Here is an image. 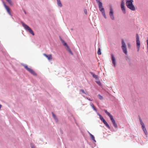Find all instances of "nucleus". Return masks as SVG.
I'll return each instance as SVG.
<instances>
[{
	"label": "nucleus",
	"instance_id": "8",
	"mask_svg": "<svg viewBox=\"0 0 148 148\" xmlns=\"http://www.w3.org/2000/svg\"><path fill=\"white\" fill-rule=\"evenodd\" d=\"M121 6V10L122 11L123 13L124 14H125L126 11L125 8V3L124 1H122Z\"/></svg>",
	"mask_w": 148,
	"mask_h": 148
},
{
	"label": "nucleus",
	"instance_id": "26",
	"mask_svg": "<svg viewBox=\"0 0 148 148\" xmlns=\"http://www.w3.org/2000/svg\"><path fill=\"white\" fill-rule=\"evenodd\" d=\"M110 18L112 20H114V15H110Z\"/></svg>",
	"mask_w": 148,
	"mask_h": 148
},
{
	"label": "nucleus",
	"instance_id": "21",
	"mask_svg": "<svg viewBox=\"0 0 148 148\" xmlns=\"http://www.w3.org/2000/svg\"><path fill=\"white\" fill-rule=\"evenodd\" d=\"M97 53L98 55H100L101 54V49L100 48H98V50L97 52Z\"/></svg>",
	"mask_w": 148,
	"mask_h": 148
},
{
	"label": "nucleus",
	"instance_id": "20",
	"mask_svg": "<svg viewBox=\"0 0 148 148\" xmlns=\"http://www.w3.org/2000/svg\"><path fill=\"white\" fill-rule=\"evenodd\" d=\"M52 115H53L54 118L56 121H58V119H57V118L56 115H55V114H54V113L53 112H52Z\"/></svg>",
	"mask_w": 148,
	"mask_h": 148
},
{
	"label": "nucleus",
	"instance_id": "11",
	"mask_svg": "<svg viewBox=\"0 0 148 148\" xmlns=\"http://www.w3.org/2000/svg\"><path fill=\"white\" fill-rule=\"evenodd\" d=\"M4 6L6 9L8 13L10 15H11V12L9 8L5 4H4Z\"/></svg>",
	"mask_w": 148,
	"mask_h": 148
},
{
	"label": "nucleus",
	"instance_id": "17",
	"mask_svg": "<svg viewBox=\"0 0 148 148\" xmlns=\"http://www.w3.org/2000/svg\"><path fill=\"white\" fill-rule=\"evenodd\" d=\"M61 41L63 43V45L64 46H66L67 48H69V47L67 45V43L65 42L64 40H62Z\"/></svg>",
	"mask_w": 148,
	"mask_h": 148
},
{
	"label": "nucleus",
	"instance_id": "13",
	"mask_svg": "<svg viewBox=\"0 0 148 148\" xmlns=\"http://www.w3.org/2000/svg\"><path fill=\"white\" fill-rule=\"evenodd\" d=\"M142 128L146 135H147V132L146 128L145 127V125H143L142 126Z\"/></svg>",
	"mask_w": 148,
	"mask_h": 148
},
{
	"label": "nucleus",
	"instance_id": "16",
	"mask_svg": "<svg viewBox=\"0 0 148 148\" xmlns=\"http://www.w3.org/2000/svg\"><path fill=\"white\" fill-rule=\"evenodd\" d=\"M89 134L90 135V138H91L92 140H93L95 142H96V140H95V137L94 136L92 135L91 134H90V132H89Z\"/></svg>",
	"mask_w": 148,
	"mask_h": 148
},
{
	"label": "nucleus",
	"instance_id": "25",
	"mask_svg": "<svg viewBox=\"0 0 148 148\" xmlns=\"http://www.w3.org/2000/svg\"><path fill=\"white\" fill-rule=\"evenodd\" d=\"M140 124L142 126L143 125H145L144 124V123L143 122V121H142L141 119H140Z\"/></svg>",
	"mask_w": 148,
	"mask_h": 148
},
{
	"label": "nucleus",
	"instance_id": "9",
	"mask_svg": "<svg viewBox=\"0 0 148 148\" xmlns=\"http://www.w3.org/2000/svg\"><path fill=\"white\" fill-rule=\"evenodd\" d=\"M111 58L112 63L114 64V66H115L116 65V59L113 54H111Z\"/></svg>",
	"mask_w": 148,
	"mask_h": 148
},
{
	"label": "nucleus",
	"instance_id": "2",
	"mask_svg": "<svg viewBox=\"0 0 148 148\" xmlns=\"http://www.w3.org/2000/svg\"><path fill=\"white\" fill-rule=\"evenodd\" d=\"M22 24L23 26L24 27L25 29L28 30L29 33L32 34L34 36V33L33 31L27 25L23 22L22 23Z\"/></svg>",
	"mask_w": 148,
	"mask_h": 148
},
{
	"label": "nucleus",
	"instance_id": "19",
	"mask_svg": "<svg viewBox=\"0 0 148 148\" xmlns=\"http://www.w3.org/2000/svg\"><path fill=\"white\" fill-rule=\"evenodd\" d=\"M110 15H113V11L112 8H110Z\"/></svg>",
	"mask_w": 148,
	"mask_h": 148
},
{
	"label": "nucleus",
	"instance_id": "6",
	"mask_svg": "<svg viewBox=\"0 0 148 148\" xmlns=\"http://www.w3.org/2000/svg\"><path fill=\"white\" fill-rule=\"evenodd\" d=\"M99 118L100 120L103 122L104 124L109 129H110V127L109 126V125L107 122L105 120L103 117L101 115H99Z\"/></svg>",
	"mask_w": 148,
	"mask_h": 148
},
{
	"label": "nucleus",
	"instance_id": "3",
	"mask_svg": "<svg viewBox=\"0 0 148 148\" xmlns=\"http://www.w3.org/2000/svg\"><path fill=\"white\" fill-rule=\"evenodd\" d=\"M122 45L121 48L123 51V52L126 55H127V49L126 47L125 44L123 40H122Z\"/></svg>",
	"mask_w": 148,
	"mask_h": 148
},
{
	"label": "nucleus",
	"instance_id": "22",
	"mask_svg": "<svg viewBox=\"0 0 148 148\" xmlns=\"http://www.w3.org/2000/svg\"><path fill=\"white\" fill-rule=\"evenodd\" d=\"M107 114L109 116L110 119H111L113 118V116L109 112H108V113Z\"/></svg>",
	"mask_w": 148,
	"mask_h": 148
},
{
	"label": "nucleus",
	"instance_id": "23",
	"mask_svg": "<svg viewBox=\"0 0 148 148\" xmlns=\"http://www.w3.org/2000/svg\"><path fill=\"white\" fill-rule=\"evenodd\" d=\"M98 96L99 97V99L101 100H102L103 99V97L100 95H98Z\"/></svg>",
	"mask_w": 148,
	"mask_h": 148
},
{
	"label": "nucleus",
	"instance_id": "33",
	"mask_svg": "<svg viewBox=\"0 0 148 148\" xmlns=\"http://www.w3.org/2000/svg\"><path fill=\"white\" fill-rule=\"evenodd\" d=\"M97 2L98 3H100V2H101L99 0H96Z\"/></svg>",
	"mask_w": 148,
	"mask_h": 148
},
{
	"label": "nucleus",
	"instance_id": "5",
	"mask_svg": "<svg viewBox=\"0 0 148 148\" xmlns=\"http://www.w3.org/2000/svg\"><path fill=\"white\" fill-rule=\"evenodd\" d=\"M99 4V10L101 12L103 16L106 17L105 14L104 12V9L102 7V3L101 2H100Z\"/></svg>",
	"mask_w": 148,
	"mask_h": 148
},
{
	"label": "nucleus",
	"instance_id": "28",
	"mask_svg": "<svg viewBox=\"0 0 148 148\" xmlns=\"http://www.w3.org/2000/svg\"><path fill=\"white\" fill-rule=\"evenodd\" d=\"M104 112H105V113H106L107 114L109 112H108L106 110H104Z\"/></svg>",
	"mask_w": 148,
	"mask_h": 148
},
{
	"label": "nucleus",
	"instance_id": "29",
	"mask_svg": "<svg viewBox=\"0 0 148 148\" xmlns=\"http://www.w3.org/2000/svg\"><path fill=\"white\" fill-rule=\"evenodd\" d=\"M104 112H105V113H106L107 114L109 112H108L106 110H104Z\"/></svg>",
	"mask_w": 148,
	"mask_h": 148
},
{
	"label": "nucleus",
	"instance_id": "14",
	"mask_svg": "<svg viewBox=\"0 0 148 148\" xmlns=\"http://www.w3.org/2000/svg\"><path fill=\"white\" fill-rule=\"evenodd\" d=\"M90 74L92 75L93 77L95 78L96 79H98V77L97 75H95L92 72H90Z\"/></svg>",
	"mask_w": 148,
	"mask_h": 148
},
{
	"label": "nucleus",
	"instance_id": "18",
	"mask_svg": "<svg viewBox=\"0 0 148 148\" xmlns=\"http://www.w3.org/2000/svg\"><path fill=\"white\" fill-rule=\"evenodd\" d=\"M90 105L92 107L93 109V110L95 111H97V110H96L95 107L94 106V104L93 103H90Z\"/></svg>",
	"mask_w": 148,
	"mask_h": 148
},
{
	"label": "nucleus",
	"instance_id": "35",
	"mask_svg": "<svg viewBox=\"0 0 148 148\" xmlns=\"http://www.w3.org/2000/svg\"><path fill=\"white\" fill-rule=\"evenodd\" d=\"M87 99H88V100H89V101H92V100H91V99H88V98H87Z\"/></svg>",
	"mask_w": 148,
	"mask_h": 148
},
{
	"label": "nucleus",
	"instance_id": "34",
	"mask_svg": "<svg viewBox=\"0 0 148 148\" xmlns=\"http://www.w3.org/2000/svg\"><path fill=\"white\" fill-rule=\"evenodd\" d=\"M31 148H35L34 145H33L31 146Z\"/></svg>",
	"mask_w": 148,
	"mask_h": 148
},
{
	"label": "nucleus",
	"instance_id": "15",
	"mask_svg": "<svg viewBox=\"0 0 148 148\" xmlns=\"http://www.w3.org/2000/svg\"><path fill=\"white\" fill-rule=\"evenodd\" d=\"M57 4L58 6L60 7H62V4L60 0H57Z\"/></svg>",
	"mask_w": 148,
	"mask_h": 148
},
{
	"label": "nucleus",
	"instance_id": "36",
	"mask_svg": "<svg viewBox=\"0 0 148 148\" xmlns=\"http://www.w3.org/2000/svg\"><path fill=\"white\" fill-rule=\"evenodd\" d=\"M1 105H0V109L1 108Z\"/></svg>",
	"mask_w": 148,
	"mask_h": 148
},
{
	"label": "nucleus",
	"instance_id": "27",
	"mask_svg": "<svg viewBox=\"0 0 148 148\" xmlns=\"http://www.w3.org/2000/svg\"><path fill=\"white\" fill-rule=\"evenodd\" d=\"M6 1L8 2L10 4H11L12 3V2L11 0H6Z\"/></svg>",
	"mask_w": 148,
	"mask_h": 148
},
{
	"label": "nucleus",
	"instance_id": "12",
	"mask_svg": "<svg viewBox=\"0 0 148 148\" xmlns=\"http://www.w3.org/2000/svg\"><path fill=\"white\" fill-rule=\"evenodd\" d=\"M111 121H112V122L113 123V125L116 128H117L118 127V126H117V124L116 123V122L115 121V120H114V118H112V119H111Z\"/></svg>",
	"mask_w": 148,
	"mask_h": 148
},
{
	"label": "nucleus",
	"instance_id": "32",
	"mask_svg": "<svg viewBox=\"0 0 148 148\" xmlns=\"http://www.w3.org/2000/svg\"><path fill=\"white\" fill-rule=\"evenodd\" d=\"M84 12L86 14H87V11L86 9H85L84 10Z\"/></svg>",
	"mask_w": 148,
	"mask_h": 148
},
{
	"label": "nucleus",
	"instance_id": "31",
	"mask_svg": "<svg viewBox=\"0 0 148 148\" xmlns=\"http://www.w3.org/2000/svg\"><path fill=\"white\" fill-rule=\"evenodd\" d=\"M80 91H81L83 93H85L84 91L83 90L81 89L80 90Z\"/></svg>",
	"mask_w": 148,
	"mask_h": 148
},
{
	"label": "nucleus",
	"instance_id": "7",
	"mask_svg": "<svg viewBox=\"0 0 148 148\" xmlns=\"http://www.w3.org/2000/svg\"><path fill=\"white\" fill-rule=\"evenodd\" d=\"M25 68L28 71L30 72L31 74L33 75H35L36 73L34 72L31 69L28 67V66L27 65H24Z\"/></svg>",
	"mask_w": 148,
	"mask_h": 148
},
{
	"label": "nucleus",
	"instance_id": "10",
	"mask_svg": "<svg viewBox=\"0 0 148 148\" xmlns=\"http://www.w3.org/2000/svg\"><path fill=\"white\" fill-rule=\"evenodd\" d=\"M43 55L47 57L48 59L49 60H51L52 59V56L51 54L47 55V54L44 53L43 54Z\"/></svg>",
	"mask_w": 148,
	"mask_h": 148
},
{
	"label": "nucleus",
	"instance_id": "4",
	"mask_svg": "<svg viewBox=\"0 0 148 148\" xmlns=\"http://www.w3.org/2000/svg\"><path fill=\"white\" fill-rule=\"evenodd\" d=\"M136 43L137 50L138 51L140 47V41L139 37L138 34H136Z\"/></svg>",
	"mask_w": 148,
	"mask_h": 148
},
{
	"label": "nucleus",
	"instance_id": "24",
	"mask_svg": "<svg viewBox=\"0 0 148 148\" xmlns=\"http://www.w3.org/2000/svg\"><path fill=\"white\" fill-rule=\"evenodd\" d=\"M68 51L72 55H73V54L72 53V52H71V49H70L69 48H69H68Z\"/></svg>",
	"mask_w": 148,
	"mask_h": 148
},
{
	"label": "nucleus",
	"instance_id": "30",
	"mask_svg": "<svg viewBox=\"0 0 148 148\" xmlns=\"http://www.w3.org/2000/svg\"><path fill=\"white\" fill-rule=\"evenodd\" d=\"M97 83L99 85H100L101 84V83L99 81L97 82Z\"/></svg>",
	"mask_w": 148,
	"mask_h": 148
},
{
	"label": "nucleus",
	"instance_id": "1",
	"mask_svg": "<svg viewBox=\"0 0 148 148\" xmlns=\"http://www.w3.org/2000/svg\"><path fill=\"white\" fill-rule=\"evenodd\" d=\"M133 0H126V5L127 8L132 10L134 11L135 10V8L133 4Z\"/></svg>",
	"mask_w": 148,
	"mask_h": 148
}]
</instances>
